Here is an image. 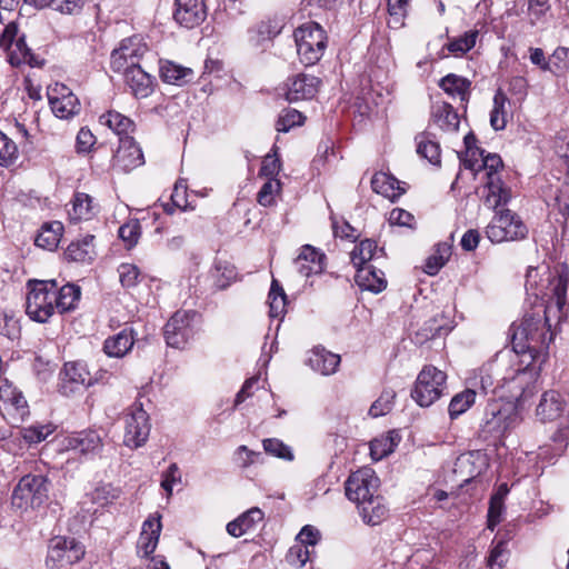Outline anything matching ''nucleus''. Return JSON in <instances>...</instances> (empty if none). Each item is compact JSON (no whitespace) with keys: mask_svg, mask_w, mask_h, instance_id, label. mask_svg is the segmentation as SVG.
Wrapping results in <instances>:
<instances>
[{"mask_svg":"<svg viewBox=\"0 0 569 569\" xmlns=\"http://www.w3.org/2000/svg\"><path fill=\"white\" fill-rule=\"evenodd\" d=\"M475 400L476 391L472 389H466L453 396L448 407L450 419H457L465 413L475 403Z\"/></svg>","mask_w":569,"mask_h":569,"instance_id":"obj_47","label":"nucleus"},{"mask_svg":"<svg viewBox=\"0 0 569 569\" xmlns=\"http://www.w3.org/2000/svg\"><path fill=\"white\" fill-rule=\"evenodd\" d=\"M162 529L161 515L154 512L142 523L141 532L137 542V555L141 558H149L159 543Z\"/></svg>","mask_w":569,"mask_h":569,"instance_id":"obj_15","label":"nucleus"},{"mask_svg":"<svg viewBox=\"0 0 569 569\" xmlns=\"http://www.w3.org/2000/svg\"><path fill=\"white\" fill-rule=\"evenodd\" d=\"M20 325L12 315L0 311V335L9 340H16L20 337Z\"/></svg>","mask_w":569,"mask_h":569,"instance_id":"obj_55","label":"nucleus"},{"mask_svg":"<svg viewBox=\"0 0 569 569\" xmlns=\"http://www.w3.org/2000/svg\"><path fill=\"white\" fill-rule=\"evenodd\" d=\"M310 367L323 376L332 375L336 372L339 363L340 356L332 353L325 348H315L308 359Z\"/></svg>","mask_w":569,"mask_h":569,"instance_id":"obj_35","label":"nucleus"},{"mask_svg":"<svg viewBox=\"0 0 569 569\" xmlns=\"http://www.w3.org/2000/svg\"><path fill=\"white\" fill-rule=\"evenodd\" d=\"M536 277V269H530L527 272L526 289L533 296L546 299V306L541 312L527 313L519 326L513 323L510 328L513 357L528 356L529 361L526 367H529L538 358L546 357L555 337L551 331V319L557 318L560 322L567 317L568 274L548 272L547 284L540 287L537 286Z\"/></svg>","mask_w":569,"mask_h":569,"instance_id":"obj_1","label":"nucleus"},{"mask_svg":"<svg viewBox=\"0 0 569 569\" xmlns=\"http://www.w3.org/2000/svg\"><path fill=\"white\" fill-rule=\"evenodd\" d=\"M272 151L273 154L269 153L262 160L259 174L268 179L276 180L274 178L278 176L281 169V162L279 157L277 156L276 148H273Z\"/></svg>","mask_w":569,"mask_h":569,"instance_id":"obj_60","label":"nucleus"},{"mask_svg":"<svg viewBox=\"0 0 569 569\" xmlns=\"http://www.w3.org/2000/svg\"><path fill=\"white\" fill-rule=\"evenodd\" d=\"M510 101L506 93L498 89L493 96V108L490 112V126L493 130H503L508 122Z\"/></svg>","mask_w":569,"mask_h":569,"instance_id":"obj_40","label":"nucleus"},{"mask_svg":"<svg viewBox=\"0 0 569 569\" xmlns=\"http://www.w3.org/2000/svg\"><path fill=\"white\" fill-rule=\"evenodd\" d=\"M0 47L8 51V61L13 67L21 64L37 66L36 57L26 43L24 36L18 37V26L10 22L0 36Z\"/></svg>","mask_w":569,"mask_h":569,"instance_id":"obj_8","label":"nucleus"},{"mask_svg":"<svg viewBox=\"0 0 569 569\" xmlns=\"http://www.w3.org/2000/svg\"><path fill=\"white\" fill-rule=\"evenodd\" d=\"M439 87L449 96L458 97L465 104L469 100L471 82L467 78L449 73L440 79Z\"/></svg>","mask_w":569,"mask_h":569,"instance_id":"obj_38","label":"nucleus"},{"mask_svg":"<svg viewBox=\"0 0 569 569\" xmlns=\"http://www.w3.org/2000/svg\"><path fill=\"white\" fill-rule=\"evenodd\" d=\"M270 318H282L286 313L287 295L278 280L272 279L268 295Z\"/></svg>","mask_w":569,"mask_h":569,"instance_id":"obj_45","label":"nucleus"},{"mask_svg":"<svg viewBox=\"0 0 569 569\" xmlns=\"http://www.w3.org/2000/svg\"><path fill=\"white\" fill-rule=\"evenodd\" d=\"M100 122L108 126L120 138L131 137L134 130V122L118 111H108L100 117Z\"/></svg>","mask_w":569,"mask_h":569,"instance_id":"obj_42","label":"nucleus"},{"mask_svg":"<svg viewBox=\"0 0 569 569\" xmlns=\"http://www.w3.org/2000/svg\"><path fill=\"white\" fill-rule=\"evenodd\" d=\"M281 183L279 180L268 179L257 194V201L263 207H270L274 203V193L279 192Z\"/></svg>","mask_w":569,"mask_h":569,"instance_id":"obj_57","label":"nucleus"},{"mask_svg":"<svg viewBox=\"0 0 569 569\" xmlns=\"http://www.w3.org/2000/svg\"><path fill=\"white\" fill-rule=\"evenodd\" d=\"M263 450L277 458H281L283 460L291 461L293 459V453L289 446L284 445L281 440L277 438H269L262 441Z\"/></svg>","mask_w":569,"mask_h":569,"instance_id":"obj_54","label":"nucleus"},{"mask_svg":"<svg viewBox=\"0 0 569 569\" xmlns=\"http://www.w3.org/2000/svg\"><path fill=\"white\" fill-rule=\"evenodd\" d=\"M133 343L132 329L124 328L113 337L106 339L103 350L109 357L122 358L131 350Z\"/></svg>","mask_w":569,"mask_h":569,"instance_id":"obj_33","label":"nucleus"},{"mask_svg":"<svg viewBox=\"0 0 569 569\" xmlns=\"http://www.w3.org/2000/svg\"><path fill=\"white\" fill-rule=\"evenodd\" d=\"M50 481L43 475H26L13 489L11 503L19 510L34 509L49 499Z\"/></svg>","mask_w":569,"mask_h":569,"instance_id":"obj_3","label":"nucleus"},{"mask_svg":"<svg viewBox=\"0 0 569 569\" xmlns=\"http://www.w3.org/2000/svg\"><path fill=\"white\" fill-rule=\"evenodd\" d=\"M260 456V452L250 450L247 446L242 445L234 451L233 460L240 468L244 469L254 463Z\"/></svg>","mask_w":569,"mask_h":569,"instance_id":"obj_62","label":"nucleus"},{"mask_svg":"<svg viewBox=\"0 0 569 569\" xmlns=\"http://www.w3.org/2000/svg\"><path fill=\"white\" fill-rule=\"evenodd\" d=\"M358 509L362 520L370 526L381 523L388 517L389 511L383 498L379 495L359 505Z\"/></svg>","mask_w":569,"mask_h":569,"instance_id":"obj_34","label":"nucleus"},{"mask_svg":"<svg viewBox=\"0 0 569 569\" xmlns=\"http://www.w3.org/2000/svg\"><path fill=\"white\" fill-rule=\"evenodd\" d=\"M503 511V501L500 495H493L490 498L489 509H488V529L491 531L501 521V515Z\"/></svg>","mask_w":569,"mask_h":569,"instance_id":"obj_61","label":"nucleus"},{"mask_svg":"<svg viewBox=\"0 0 569 569\" xmlns=\"http://www.w3.org/2000/svg\"><path fill=\"white\" fill-rule=\"evenodd\" d=\"M478 36V30H469L458 38L450 39L443 48L456 57L462 56L476 46Z\"/></svg>","mask_w":569,"mask_h":569,"instance_id":"obj_46","label":"nucleus"},{"mask_svg":"<svg viewBox=\"0 0 569 569\" xmlns=\"http://www.w3.org/2000/svg\"><path fill=\"white\" fill-rule=\"evenodd\" d=\"M293 36L301 63L305 66L317 63L327 47V36L322 27L310 21L297 28Z\"/></svg>","mask_w":569,"mask_h":569,"instance_id":"obj_4","label":"nucleus"},{"mask_svg":"<svg viewBox=\"0 0 569 569\" xmlns=\"http://www.w3.org/2000/svg\"><path fill=\"white\" fill-rule=\"evenodd\" d=\"M566 401L556 390L542 393L536 413L541 421H552L559 418L565 410Z\"/></svg>","mask_w":569,"mask_h":569,"instance_id":"obj_28","label":"nucleus"},{"mask_svg":"<svg viewBox=\"0 0 569 569\" xmlns=\"http://www.w3.org/2000/svg\"><path fill=\"white\" fill-rule=\"evenodd\" d=\"M550 69L553 73L563 72L569 69V48L558 47L549 57Z\"/></svg>","mask_w":569,"mask_h":569,"instance_id":"obj_59","label":"nucleus"},{"mask_svg":"<svg viewBox=\"0 0 569 569\" xmlns=\"http://www.w3.org/2000/svg\"><path fill=\"white\" fill-rule=\"evenodd\" d=\"M52 425H37L30 426L22 430V438L28 443H39L47 439L53 432Z\"/></svg>","mask_w":569,"mask_h":569,"instance_id":"obj_56","label":"nucleus"},{"mask_svg":"<svg viewBox=\"0 0 569 569\" xmlns=\"http://www.w3.org/2000/svg\"><path fill=\"white\" fill-rule=\"evenodd\" d=\"M305 119V116L300 111L296 109H286L277 120L276 129L279 132H288L291 128L301 126Z\"/></svg>","mask_w":569,"mask_h":569,"instance_id":"obj_50","label":"nucleus"},{"mask_svg":"<svg viewBox=\"0 0 569 569\" xmlns=\"http://www.w3.org/2000/svg\"><path fill=\"white\" fill-rule=\"evenodd\" d=\"M56 279L28 281L26 313L36 322L47 323L57 310L54 305Z\"/></svg>","mask_w":569,"mask_h":569,"instance_id":"obj_2","label":"nucleus"},{"mask_svg":"<svg viewBox=\"0 0 569 569\" xmlns=\"http://www.w3.org/2000/svg\"><path fill=\"white\" fill-rule=\"evenodd\" d=\"M159 72L163 82L174 86H184L194 77V72L191 68L183 67L170 60L160 61Z\"/></svg>","mask_w":569,"mask_h":569,"instance_id":"obj_31","label":"nucleus"},{"mask_svg":"<svg viewBox=\"0 0 569 569\" xmlns=\"http://www.w3.org/2000/svg\"><path fill=\"white\" fill-rule=\"evenodd\" d=\"M293 263L298 273L302 277L320 274L326 267V254L310 244H305Z\"/></svg>","mask_w":569,"mask_h":569,"instance_id":"obj_20","label":"nucleus"},{"mask_svg":"<svg viewBox=\"0 0 569 569\" xmlns=\"http://www.w3.org/2000/svg\"><path fill=\"white\" fill-rule=\"evenodd\" d=\"M555 202L559 213L563 217L565 220H567L569 218V183L566 181L558 190L555 197Z\"/></svg>","mask_w":569,"mask_h":569,"instance_id":"obj_64","label":"nucleus"},{"mask_svg":"<svg viewBox=\"0 0 569 569\" xmlns=\"http://www.w3.org/2000/svg\"><path fill=\"white\" fill-rule=\"evenodd\" d=\"M81 289L74 283L60 286L56 280L54 305L59 313L73 311L80 301Z\"/></svg>","mask_w":569,"mask_h":569,"instance_id":"obj_30","label":"nucleus"},{"mask_svg":"<svg viewBox=\"0 0 569 569\" xmlns=\"http://www.w3.org/2000/svg\"><path fill=\"white\" fill-rule=\"evenodd\" d=\"M396 393L393 390H385L380 397L371 405L369 415L378 418L391 411Z\"/></svg>","mask_w":569,"mask_h":569,"instance_id":"obj_52","label":"nucleus"},{"mask_svg":"<svg viewBox=\"0 0 569 569\" xmlns=\"http://www.w3.org/2000/svg\"><path fill=\"white\" fill-rule=\"evenodd\" d=\"M84 556L83 546L74 538L54 537L50 540L46 563L51 569H62Z\"/></svg>","mask_w":569,"mask_h":569,"instance_id":"obj_7","label":"nucleus"},{"mask_svg":"<svg viewBox=\"0 0 569 569\" xmlns=\"http://www.w3.org/2000/svg\"><path fill=\"white\" fill-rule=\"evenodd\" d=\"M62 230L63 226L58 221L43 224L40 232L36 237V246L50 251L54 250L60 242Z\"/></svg>","mask_w":569,"mask_h":569,"instance_id":"obj_43","label":"nucleus"},{"mask_svg":"<svg viewBox=\"0 0 569 569\" xmlns=\"http://www.w3.org/2000/svg\"><path fill=\"white\" fill-rule=\"evenodd\" d=\"M371 188L376 193L390 199L392 202L406 192V189L400 186V181L385 172L373 174Z\"/></svg>","mask_w":569,"mask_h":569,"instance_id":"obj_32","label":"nucleus"},{"mask_svg":"<svg viewBox=\"0 0 569 569\" xmlns=\"http://www.w3.org/2000/svg\"><path fill=\"white\" fill-rule=\"evenodd\" d=\"M48 100L57 118L70 119L80 111L79 99L62 83H56L50 88L48 91Z\"/></svg>","mask_w":569,"mask_h":569,"instance_id":"obj_13","label":"nucleus"},{"mask_svg":"<svg viewBox=\"0 0 569 569\" xmlns=\"http://www.w3.org/2000/svg\"><path fill=\"white\" fill-rule=\"evenodd\" d=\"M93 240V236H86L82 240L72 241L64 251L66 259L74 262L92 260L94 254Z\"/></svg>","mask_w":569,"mask_h":569,"instance_id":"obj_41","label":"nucleus"},{"mask_svg":"<svg viewBox=\"0 0 569 569\" xmlns=\"http://www.w3.org/2000/svg\"><path fill=\"white\" fill-rule=\"evenodd\" d=\"M378 253L385 254L383 248H378L375 240L365 239L355 246L350 259L355 268L358 269L368 266L369 261L375 259Z\"/></svg>","mask_w":569,"mask_h":569,"instance_id":"obj_39","label":"nucleus"},{"mask_svg":"<svg viewBox=\"0 0 569 569\" xmlns=\"http://www.w3.org/2000/svg\"><path fill=\"white\" fill-rule=\"evenodd\" d=\"M0 401H2L6 410L20 419L29 415V407L24 396L8 379H3L0 382Z\"/></svg>","mask_w":569,"mask_h":569,"instance_id":"obj_23","label":"nucleus"},{"mask_svg":"<svg viewBox=\"0 0 569 569\" xmlns=\"http://www.w3.org/2000/svg\"><path fill=\"white\" fill-rule=\"evenodd\" d=\"M146 52V44H142L137 37L123 39L119 47L111 52V69L114 72H121L133 68V66H140L139 60Z\"/></svg>","mask_w":569,"mask_h":569,"instance_id":"obj_12","label":"nucleus"},{"mask_svg":"<svg viewBox=\"0 0 569 569\" xmlns=\"http://www.w3.org/2000/svg\"><path fill=\"white\" fill-rule=\"evenodd\" d=\"M505 363V356L498 355L493 361L488 362L487 365L480 368L479 378L480 386L483 392L487 393L489 390L495 391L497 387H502L508 379L513 380L516 375L525 370L523 367L519 366L517 369L512 371V375L510 377H500V369L503 367Z\"/></svg>","mask_w":569,"mask_h":569,"instance_id":"obj_18","label":"nucleus"},{"mask_svg":"<svg viewBox=\"0 0 569 569\" xmlns=\"http://www.w3.org/2000/svg\"><path fill=\"white\" fill-rule=\"evenodd\" d=\"M119 238L126 243L127 248H132L138 243L141 234V226L138 220H130L119 228Z\"/></svg>","mask_w":569,"mask_h":569,"instance_id":"obj_53","label":"nucleus"},{"mask_svg":"<svg viewBox=\"0 0 569 569\" xmlns=\"http://www.w3.org/2000/svg\"><path fill=\"white\" fill-rule=\"evenodd\" d=\"M194 311L178 310L167 321L163 336L169 347L182 349L193 336L192 320Z\"/></svg>","mask_w":569,"mask_h":569,"instance_id":"obj_11","label":"nucleus"},{"mask_svg":"<svg viewBox=\"0 0 569 569\" xmlns=\"http://www.w3.org/2000/svg\"><path fill=\"white\" fill-rule=\"evenodd\" d=\"M127 86L137 99L149 97L154 89V78L146 72L141 66H133L122 71Z\"/></svg>","mask_w":569,"mask_h":569,"instance_id":"obj_22","label":"nucleus"},{"mask_svg":"<svg viewBox=\"0 0 569 569\" xmlns=\"http://www.w3.org/2000/svg\"><path fill=\"white\" fill-rule=\"evenodd\" d=\"M173 18L180 26L192 29L202 23L207 17L203 0H174Z\"/></svg>","mask_w":569,"mask_h":569,"instance_id":"obj_16","label":"nucleus"},{"mask_svg":"<svg viewBox=\"0 0 569 569\" xmlns=\"http://www.w3.org/2000/svg\"><path fill=\"white\" fill-rule=\"evenodd\" d=\"M309 560V548L300 543L290 547L286 555V561L296 568H302Z\"/></svg>","mask_w":569,"mask_h":569,"instance_id":"obj_58","label":"nucleus"},{"mask_svg":"<svg viewBox=\"0 0 569 569\" xmlns=\"http://www.w3.org/2000/svg\"><path fill=\"white\" fill-rule=\"evenodd\" d=\"M355 281L360 289L372 293H380L387 288V280L383 271L371 264L358 268Z\"/></svg>","mask_w":569,"mask_h":569,"instance_id":"obj_27","label":"nucleus"},{"mask_svg":"<svg viewBox=\"0 0 569 569\" xmlns=\"http://www.w3.org/2000/svg\"><path fill=\"white\" fill-rule=\"evenodd\" d=\"M119 147L114 154L116 163L123 170L129 171L143 163V153L132 137L120 138Z\"/></svg>","mask_w":569,"mask_h":569,"instance_id":"obj_25","label":"nucleus"},{"mask_svg":"<svg viewBox=\"0 0 569 569\" xmlns=\"http://www.w3.org/2000/svg\"><path fill=\"white\" fill-rule=\"evenodd\" d=\"M417 144V153L419 157L428 160L432 166L439 167L441 163V149L431 133L425 131L420 132L415 138Z\"/></svg>","mask_w":569,"mask_h":569,"instance_id":"obj_37","label":"nucleus"},{"mask_svg":"<svg viewBox=\"0 0 569 569\" xmlns=\"http://www.w3.org/2000/svg\"><path fill=\"white\" fill-rule=\"evenodd\" d=\"M513 418L511 408L502 409L497 402L490 403L485 411L482 430L490 435H502Z\"/></svg>","mask_w":569,"mask_h":569,"instance_id":"obj_21","label":"nucleus"},{"mask_svg":"<svg viewBox=\"0 0 569 569\" xmlns=\"http://www.w3.org/2000/svg\"><path fill=\"white\" fill-rule=\"evenodd\" d=\"M379 488V478L371 468H361L352 472L346 483V496L357 506L369 500L377 495Z\"/></svg>","mask_w":569,"mask_h":569,"instance_id":"obj_10","label":"nucleus"},{"mask_svg":"<svg viewBox=\"0 0 569 569\" xmlns=\"http://www.w3.org/2000/svg\"><path fill=\"white\" fill-rule=\"evenodd\" d=\"M447 376L433 366H426L419 372L411 390L412 399L420 407H429L437 401L446 389Z\"/></svg>","mask_w":569,"mask_h":569,"instance_id":"obj_5","label":"nucleus"},{"mask_svg":"<svg viewBox=\"0 0 569 569\" xmlns=\"http://www.w3.org/2000/svg\"><path fill=\"white\" fill-rule=\"evenodd\" d=\"M486 234L492 243H500L525 239L528 234V229L516 213L509 209H502L497 211L491 222L487 226Z\"/></svg>","mask_w":569,"mask_h":569,"instance_id":"obj_6","label":"nucleus"},{"mask_svg":"<svg viewBox=\"0 0 569 569\" xmlns=\"http://www.w3.org/2000/svg\"><path fill=\"white\" fill-rule=\"evenodd\" d=\"M410 0H388L389 27L400 28L403 26V18L407 16Z\"/></svg>","mask_w":569,"mask_h":569,"instance_id":"obj_48","label":"nucleus"},{"mask_svg":"<svg viewBox=\"0 0 569 569\" xmlns=\"http://www.w3.org/2000/svg\"><path fill=\"white\" fill-rule=\"evenodd\" d=\"M321 80L318 77L307 73H298L288 78L286 82V99L289 102L310 100L319 91Z\"/></svg>","mask_w":569,"mask_h":569,"instance_id":"obj_14","label":"nucleus"},{"mask_svg":"<svg viewBox=\"0 0 569 569\" xmlns=\"http://www.w3.org/2000/svg\"><path fill=\"white\" fill-rule=\"evenodd\" d=\"M18 158V148L13 140L0 131V166L9 167Z\"/></svg>","mask_w":569,"mask_h":569,"instance_id":"obj_49","label":"nucleus"},{"mask_svg":"<svg viewBox=\"0 0 569 569\" xmlns=\"http://www.w3.org/2000/svg\"><path fill=\"white\" fill-rule=\"evenodd\" d=\"M119 280L123 288H134L140 282V269L133 263H121L118 267Z\"/></svg>","mask_w":569,"mask_h":569,"instance_id":"obj_51","label":"nucleus"},{"mask_svg":"<svg viewBox=\"0 0 569 569\" xmlns=\"http://www.w3.org/2000/svg\"><path fill=\"white\" fill-rule=\"evenodd\" d=\"M508 539L495 537L487 557L488 569H503L509 558Z\"/></svg>","mask_w":569,"mask_h":569,"instance_id":"obj_44","label":"nucleus"},{"mask_svg":"<svg viewBox=\"0 0 569 569\" xmlns=\"http://www.w3.org/2000/svg\"><path fill=\"white\" fill-rule=\"evenodd\" d=\"M72 208L69 217L72 221L90 220L97 212L98 206L93 198L86 192H76L71 200Z\"/></svg>","mask_w":569,"mask_h":569,"instance_id":"obj_36","label":"nucleus"},{"mask_svg":"<svg viewBox=\"0 0 569 569\" xmlns=\"http://www.w3.org/2000/svg\"><path fill=\"white\" fill-rule=\"evenodd\" d=\"M263 517L264 515L260 508L252 507L230 521L226 527L227 532L231 537L239 538L252 530L263 520Z\"/></svg>","mask_w":569,"mask_h":569,"instance_id":"obj_29","label":"nucleus"},{"mask_svg":"<svg viewBox=\"0 0 569 569\" xmlns=\"http://www.w3.org/2000/svg\"><path fill=\"white\" fill-rule=\"evenodd\" d=\"M61 375V392L66 396L92 385L91 375L83 362L64 363Z\"/></svg>","mask_w":569,"mask_h":569,"instance_id":"obj_17","label":"nucleus"},{"mask_svg":"<svg viewBox=\"0 0 569 569\" xmlns=\"http://www.w3.org/2000/svg\"><path fill=\"white\" fill-rule=\"evenodd\" d=\"M181 481L180 470L177 463H171L168 469L162 473L161 488L166 490L168 496L172 495V487L174 483Z\"/></svg>","mask_w":569,"mask_h":569,"instance_id":"obj_63","label":"nucleus"},{"mask_svg":"<svg viewBox=\"0 0 569 569\" xmlns=\"http://www.w3.org/2000/svg\"><path fill=\"white\" fill-rule=\"evenodd\" d=\"M66 450L80 455H96L102 447V438L96 430H83L67 436L62 441Z\"/></svg>","mask_w":569,"mask_h":569,"instance_id":"obj_19","label":"nucleus"},{"mask_svg":"<svg viewBox=\"0 0 569 569\" xmlns=\"http://www.w3.org/2000/svg\"><path fill=\"white\" fill-rule=\"evenodd\" d=\"M150 433L149 415L141 402H134L124 415L123 443L132 449L146 443Z\"/></svg>","mask_w":569,"mask_h":569,"instance_id":"obj_9","label":"nucleus"},{"mask_svg":"<svg viewBox=\"0 0 569 569\" xmlns=\"http://www.w3.org/2000/svg\"><path fill=\"white\" fill-rule=\"evenodd\" d=\"M487 193L485 196V204L497 210L500 206H505L511 198L510 189L505 187L499 174L487 173L485 184Z\"/></svg>","mask_w":569,"mask_h":569,"instance_id":"obj_26","label":"nucleus"},{"mask_svg":"<svg viewBox=\"0 0 569 569\" xmlns=\"http://www.w3.org/2000/svg\"><path fill=\"white\" fill-rule=\"evenodd\" d=\"M430 122L446 132H456L459 129L460 119L455 108L446 101H435L431 104Z\"/></svg>","mask_w":569,"mask_h":569,"instance_id":"obj_24","label":"nucleus"}]
</instances>
